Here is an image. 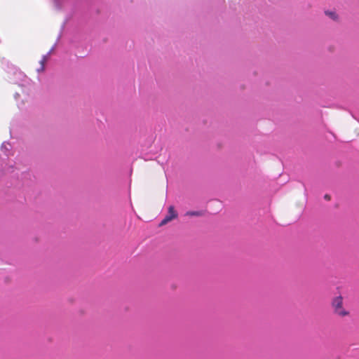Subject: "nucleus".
I'll return each mask as SVG.
<instances>
[{
	"mask_svg": "<svg viewBox=\"0 0 359 359\" xmlns=\"http://www.w3.org/2000/svg\"><path fill=\"white\" fill-rule=\"evenodd\" d=\"M332 308L334 313L340 317H345L349 315V311L344 306L343 297L341 296L336 297L332 299Z\"/></svg>",
	"mask_w": 359,
	"mask_h": 359,
	"instance_id": "1",
	"label": "nucleus"
},
{
	"mask_svg": "<svg viewBox=\"0 0 359 359\" xmlns=\"http://www.w3.org/2000/svg\"><path fill=\"white\" fill-rule=\"evenodd\" d=\"M178 217V214L177 211L175 210L173 205H170L168 209V214L165 215L164 219L159 224L160 226L165 225L167 223L171 222L172 220L176 219Z\"/></svg>",
	"mask_w": 359,
	"mask_h": 359,
	"instance_id": "2",
	"label": "nucleus"
},
{
	"mask_svg": "<svg viewBox=\"0 0 359 359\" xmlns=\"http://www.w3.org/2000/svg\"><path fill=\"white\" fill-rule=\"evenodd\" d=\"M186 215L191 217H201L203 215V211H188L186 212Z\"/></svg>",
	"mask_w": 359,
	"mask_h": 359,
	"instance_id": "3",
	"label": "nucleus"
},
{
	"mask_svg": "<svg viewBox=\"0 0 359 359\" xmlns=\"http://www.w3.org/2000/svg\"><path fill=\"white\" fill-rule=\"evenodd\" d=\"M325 13L327 15L330 16L333 20H336L337 18V15L334 12L326 11Z\"/></svg>",
	"mask_w": 359,
	"mask_h": 359,
	"instance_id": "4",
	"label": "nucleus"
},
{
	"mask_svg": "<svg viewBox=\"0 0 359 359\" xmlns=\"http://www.w3.org/2000/svg\"><path fill=\"white\" fill-rule=\"evenodd\" d=\"M46 60L47 59H46V57H43V58L41 60V67L37 69L38 72L43 71V69H44V64H45Z\"/></svg>",
	"mask_w": 359,
	"mask_h": 359,
	"instance_id": "5",
	"label": "nucleus"
},
{
	"mask_svg": "<svg viewBox=\"0 0 359 359\" xmlns=\"http://www.w3.org/2000/svg\"><path fill=\"white\" fill-rule=\"evenodd\" d=\"M324 198H325L326 200H328V201H329V200H330V196L329 195H327V194H325V196H324Z\"/></svg>",
	"mask_w": 359,
	"mask_h": 359,
	"instance_id": "6",
	"label": "nucleus"
}]
</instances>
